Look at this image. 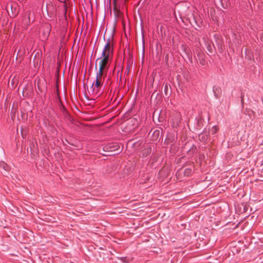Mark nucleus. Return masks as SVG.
I'll return each mask as SVG.
<instances>
[{
	"label": "nucleus",
	"mask_w": 263,
	"mask_h": 263,
	"mask_svg": "<svg viewBox=\"0 0 263 263\" xmlns=\"http://www.w3.org/2000/svg\"><path fill=\"white\" fill-rule=\"evenodd\" d=\"M112 54V44L110 39H108L101 54V57L97 60L99 63V71L97 72L95 81L90 87L87 88V93L86 94L87 98L95 99L102 93V88L105 78L107 75L109 61Z\"/></svg>",
	"instance_id": "obj_1"
},
{
	"label": "nucleus",
	"mask_w": 263,
	"mask_h": 263,
	"mask_svg": "<svg viewBox=\"0 0 263 263\" xmlns=\"http://www.w3.org/2000/svg\"><path fill=\"white\" fill-rule=\"evenodd\" d=\"M8 12L11 17H14L18 13V9L16 4L10 5V10L8 9Z\"/></svg>",
	"instance_id": "obj_2"
},
{
	"label": "nucleus",
	"mask_w": 263,
	"mask_h": 263,
	"mask_svg": "<svg viewBox=\"0 0 263 263\" xmlns=\"http://www.w3.org/2000/svg\"><path fill=\"white\" fill-rule=\"evenodd\" d=\"M106 148L107 151L110 152L117 151V153H118L120 151H119V146L117 144L115 145L112 147L111 146H109L108 147H106Z\"/></svg>",
	"instance_id": "obj_3"
},
{
	"label": "nucleus",
	"mask_w": 263,
	"mask_h": 263,
	"mask_svg": "<svg viewBox=\"0 0 263 263\" xmlns=\"http://www.w3.org/2000/svg\"><path fill=\"white\" fill-rule=\"evenodd\" d=\"M43 34L45 36V37H46L48 36L50 31V28L49 25H46L43 27Z\"/></svg>",
	"instance_id": "obj_4"
},
{
	"label": "nucleus",
	"mask_w": 263,
	"mask_h": 263,
	"mask_svg": "<svg viewBox=\"0 0 263 263\" xmlns=\"http://www.w3.org/2000/svg\"><path fill=\"white\" fill-rule=\"evenodd\" d=\"M205 44L208 50L211 53L212 52L214 46V45L211 42V41H207L205 42Z\"/></svg>",
	"instance_id": "obj_5"
},
{
	"label": "nucleus",
	"mask_w": 263,
	"mask_h": 263,
	"mask_svg": "<svg viewBox=\"0 0 263 263\" xmlns=\"http://www.w3.org/2000/svg\"><path fill=\"white\" fill-rule=\"evenodd\" d=\"M114 8L113 11H114L115 15L117 17H120V15H121V12L117 8L116 3H114Z\"/></svg>",
	"instance_id": "obj_6"
},
{
	"label": "nucleus",
	"mask_w": 263,
	"mask_h": 263,
	"mask_svg": "<svg viewBox=\"0 0 263 263\" xmlns=\"http://www.w3.org/2000/svg\"><path fill=\"white\" fill-rule=\"evenodd\" d=\"M213 91L215 94V96L216 97H218L220 94L221 93V90L220 88L215 86L213 87Z\"/></svg>",
	"instance_id": "obj_7"
},
{
	"label": "nucleus",
	"mask_w": 263,
	"mask_h": 263,
	"mask_svg": "<svg viewBox=\"0 0 263 263\" xmlns=\"http://www.w3.org/2000/svg\"><path fill=\"white\" fill-rule=\"evenodd\" d=\"M191 172L192 170L190 168L185 169L184 171V175L187 176H189L191 174Z\"/></svg>",
	"instance_id": "obj_8"
},
{
	"label": "nucleus",
	"mask_w": 263,
	"mask_h": 263,
	"mask_svg": "<svg viewBox=\"0 0 263 263\" xmlns=\"http://www.w3.org/2000/svg\"><path fill=\"white\" fill-rule=\"evenodd\" d=\"M0 165H1V166L5 170H6V171H8V170L9 166L5 162L1 163Z\"/></svg>",
	"instance_id": "obj_9"
},
{
	"label": "nucleus",
	"mask_w": 263,
	"mask_h": 263,
	"mask_svg": "<svg viewBox=\"0 0 263 263\" xmlns=\"http://www.w3.org/2000/svg\"><path fill=\"white\" fill-rule=\"evenodd\" d=\"M28 20H29V22H33V19H32L31 20V17H33V15H31V12L29 11V12H28Z\"/></svg>",
	"instance_id": "obj_10"
},
{
	"label": "nucleus",
	"mask_w": 263,
	"mask_h": 263,
	"mask_svg": "<svg viewBox=\"0 0 263 263\" xmlns=\"http://www.w3.org/2000/svg\"><path fill=\"white\" fill-rule=\"evenodd\" d=\"M155 137H156V138H158L159 135V130H155L154 132L153 133Z\"/></svg>",
	"instance_id": "obj_11"
},
{
	"label": "nucleus",
	"mask_w": 263,
	"mask_h": 263,
	"mask_svg": "<svg viewBox=\"0 0 263 263\" xmlns=\"http://www.w3.org/2000/svg\"><path fill=\"white\" fill-rule=\"evenodd\" d=\"M217 132V127H213L212 129H211V132L213 134L216 133Z\"/></svg>",
	"instance_id": "obj_12"
},
{
	"label": "nucleus",
	"mask_w": 263,
	"mask_h": 263,
	"mask_svg": "<svg viewBox=\"0 0 263 263\" xmlns=\"http://www.w3.org/2000/svg\"><path fill=\"white\" fill-rule=\"evenodd\" d=\"M21 134L23 138H24V134H23V128L22 127H21Z\"/></svg>",
	"instance_id": "obj_13"
},
{
	"label": "nucleus",
	"mask_w": 263,
	"mask_h": 263,
	"mask_svg": "<svg viewBox=\"0 0 263 263\" xmlns=\"http://www.w3.org/2000/svg\"><path fill=\"white\" fill-rule=\"evenodd\" d=\"M168 88V86L167 84L165 85V90L166 91Z\"/></svg>",
	"instance_id": "obj_14"
},
{
	"label": "nucleus",
	"mask_w": 263,
	"mask_h": 263,
	"mask_svg": "<svg viewBox=\"0 0 263 263\" xmlns=\"http://www.w3.org/2000/svg\"><path fill=\"white\" fill-rule=\"evenodd\" d=\"M117 0H113V3H116V2H117Z\"/></svg>",
	"instance_id": "obj_15"
},
{
	"label": "nucleus",
	"mask_w": 263,
	"mask_h": 263,
	"mask_svg": "<svg viewBox=\"0 0 263 263\" xmlns=\"http://www.w3.org/2000/svg\"><path fill=\"white\" fill-rule=\"evenodd\" d=\"M239 223H238L237 224V225H236V227H235L236 228L238 227V226Z\"/></svg>",
	"instance_id": "obj_16"
}]
</instances>
